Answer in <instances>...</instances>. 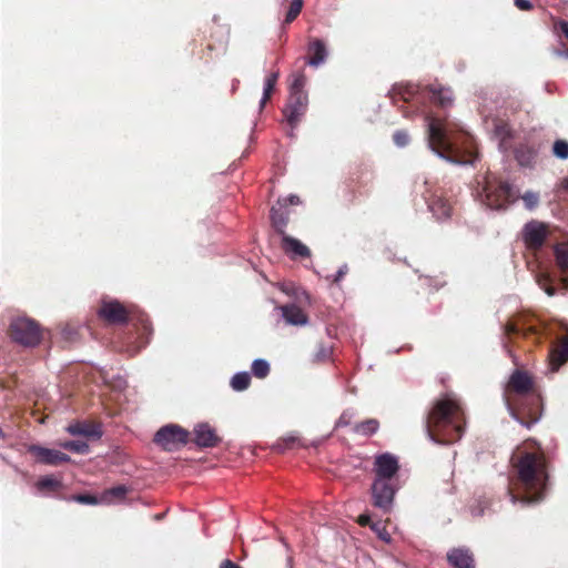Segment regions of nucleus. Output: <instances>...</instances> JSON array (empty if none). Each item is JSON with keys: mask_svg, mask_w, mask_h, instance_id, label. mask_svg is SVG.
<instances>
[{"mask_svg": "<svg viewBox=\"0 0 568 568\" xmlns=\"http://www.w3.org/2000/svg\"><path fill=\"white\" fill-rule=\"evenodd\" d=\"M508 495L515 504L541 501L548 489L549 462L541 445L534 438L520 443L510 457Z\"/></svg>", "mask_w": 568, "mask_h": 568, "instance_id": "1", "label": "nucleus"}, {"mask_svg": "<svg viewBox=\"0 0 568 568\" xmlns=\"http://www.w3.org/2000/svg\"><path fill=\"white\" fill-rule=\"evenodd\" d=\"M504 400L511 416L530 428L542 415V399L530 373L516 369L510 375Z\"/></svg>", "mask_w": 568, "mask_h": 568, "instance_id": "2", "label": "nucleus"}, {"mask_svg": "<svg viewBox=\"0 0 568 568\" xmlns=\"http://www.w3.org/2000/svg\"><path fill=\"white\" fill-rule=\"evenodd\" d=\"M465 425V412L459 400L447 395L434 403L425 427L432 440L453 444L462 438Z\"/></svg>", "mask_w": 568, "mask_h": 568, "instance_id": "3", "label": "nucleus"}, {"mask_svg": "<svg viewBox=\"0 0 568 568\" xmlns=\"http://www.w3.org/2000/svg\"><path fill=\"white\" fill-rule=\"evenodd\" d=\"M485 202L490 209H506L516 202L519 193L508 182L496 176L487 175L484 183Z\"/></svg>", "mask_w": 568, "mask_h": 568, "instance_id": "4", "label": "nucleus"}, {"mask_svg": "<svg viewBox=\"0 0 568 568\" xmlns=\"http://www.w3.org/2000/svg\"><path fill=\"white\" fill-rule=\"evenodd\" d=\"M430 150L454 164H473L479 156L477 144H428Z\"/></svg>", "mask_w": 568, "mask_h": 568, "instance_id": "5", "label": "nucleus"}, {"mask_svg": "<svg viewBox=\"0 0 568 568\" xmlns=\"http://www.w3.org/2000/svg\"><path fill=\"white\" fill-rule=\"evenodd\" d=\"M9 335L12 341L23 346H36L42 338L39 324L28 317L12 320L9 326Z\"/></svg>", "mask_w": 568, "mask_h": 568, "instance_id": "6", "label": "nucleus"}, {"mask_svg": "<svg viewBox=\"0 0 568 568\" xmlns=\"http://www.w3.org/2000/svg\"><path fill=\"white\" fill-rule=\"evenodd\" d=\"M504 334L509 341L513 336H523L524 338L531 337L535 343H540L542 326L532 315H519L504 325Z\"/></svg>", "mask_w": 568, "mask_h": 568, "instance_id": "7", "label": "nucleus"}, {"mask_svg": "<svg viewBox=\"0 0 568 568\" xmlns=\"http://www.w3.org/2000/svg\"><path fill=\"white\" fill-rule=\"evenodd\" d=\"M190 433L176 424L161 427L154 435L153 442L168 452H173L189 443Z\"/></svg>", "mask_w": 568, "mask_h": 568, "instance_id": "8", "label": "nucleus"}, {"mask_svg": "<svg viewBox=\"0 0 568 568\" xmlns=\"http://www.w3.org/2000/svg\"><path fill=\"white\" fill-rule=\"evenodd\" d=\"M396 490L395 480L375 478L371 488L373 506L388 513L393 507Z\"/></svg>", "mask_w": 568, "mask_h": 568, "instance_id": "9", "label": "nucleus"}, {"mask_svg": "<svg viewBox=\"0 0 568 568\" xmlns=\"http://www.w3.org/2000/svg\"><path fill=\"white\" fill-rule=\"evenodd\" d=\"M394 104L398 102L412 103L413 105L424 104L426 101V88L414 83H396L388 93Z\"/></svg>", "mask_w": 568, "mask_h": 568, "instance_id": "10", "label": "nucleus"}, {"mask_svg": "<svg viewBox=\"0 0 568 568\" xmlns=\"http://www.w3.org/2000/svg\"><path fill=\"white\" fill-rule=\"evenodd\" d=\"M98 316L111 325L124 324L130 321V311L116 300H103L98 310Z\"/></svg>", "mask_w": 568, "mask_h": 568, "instance_id": "11", "label": "nucleus"}, {"mask_svg": "<svg viewBox=\"0 0 568 568\" xmlns=\"http://www.w3.org/2000/svg\"><path fill=\"white\" fill-rule=\"evenodd\" d=\"M428 134V142H450L455 136L452 133L449 123L429 112L422 110Z\"/></svg>", "mask_w": 568, "mask_h": 568, "instance_id": "12", "label": "nucleus"}, {"mask_svg": "<svg viewBox=\"0 0 568 568\" xmlns=\"http://www.w3.org/2000/svg\"><path fill=\"white\" fill-rule=\"evenodd\" d=\"M308 98L306 93H290L283 115L291 129H294L306 113Z\"/></svg>", "mask_w": 568, "mask_h": 568, "instance_id": "13", "label": "nucleus"}, {"mask_svg": "<svg viewBox=\"0 0 568 568\" xmlns=\"http://www.w3.org/2000/svg\"><path fill=\"white\" fill-rule=\"evenodd\" d=\"M28 452L36 458V460L43 465L58 466L67 464L71 460L70 456L57 450L42 447L40 445H30Z\"/></svg>", "mask_w": 568, "mask_h": 568, "instance_id": "14", "label": "nucleus"}, {"mask_svg": "<svg viewBox=\"0 0 568 568\" xmlns=\"http://www.w3.org/2000/svg\"><path fill=\"white\" fill-rule=\"evenodd\" d=\"M548 235L547 226L544 223L531 221L523 230V240L529 250H539Z\"/></svg>", "mask_w": 568, "mask_h": 568, "instance_id": "15", "label": "nucleus"}, {"mask_svg": "<svg viewBox=\"0 0 568 568\" xmlns=\"http://www.w3.org/2000/svg\"><path fill=\"white\" fill-rule=\"evenodd\" d=\"M399 469L398 460L389 453L376 456L374 462V471L376 479L394 480V476Z\"/></svg>", "mask_w": 568, "mask_h": 568, "instance_id": "16", "label": "nucleus"}, {"mask_svg": "<svg viewBox=\"0 0 568 568\" xmlns=\"http://www.w3.org/2000/svg\"><path fill=\"white\" fill-rule=\"evenodd\" d=\"M453 568H475L476 561L473 551L467 547L452 548L446 555Z\"/></svg>", "mask_w": 568, "mask_h": 568, "instance_id": "17", "label": "nucleus"}, {"mask_svg": "<svg viewBox=\"0 0 568 568\" xmlns=\"http://www.w3.org/2000/svg\"><path fill=\"white\" fill-rule=\"evenodd\" d=\"M193 442L199 447H215L221 443V437L207 423L199 424L193 429Z\"/></svg>", "mask_w": 568, "mask_h": 568, "instance_id": "18", "label": "nucleus"}, {"mask_svg": "<svg viewBox=\"0 0 568 568\" xmlns=\"http://www.w3.org/2000/svg\"><path fill=\"white\" fill-rule=\"evenodd\" d=\"M281 237V248L291 258H306L311 256V250L297 239L288 234Z\"/></svg>", "mask_w": 568, "mask_h": 568, "instance_id": "19", "label": "nucleus"}, {"mask_svg": "<svg viewBox=\"0 0 568 568\" xmlns=\"http://www.w3.org/2000/svg\"><path fill=\"white\" fill-rule=\"evenodd\" d=\"M428 207L437 220L448 219L452 215L453 204L443 193H434Z\"/></svg>", "mask_w": 568, "mask_h": 568, "instance_id": "20", "label": "nucleus"}, {"mask_svg": "<svg viewBox=\"0 0 568 568\" xmlns=\"http://www.w3.org/2000/svg\"><path fill=\"white\" fill-rule=\"evenodd\" d=\"M549 366L557 372L568 361V336H564L549 352Z\"/></svg>", "mask_w": 568, "mask_h": 568, "instance_id": "21", "label": "nucleus"}, {"mask_svg": "<svg viewBox=\"0 0 568 568\" xmlns=\"http://www.w3.org/2000/svg\"><path fill=\"white\" fill-rule=\"evenodd\" d=\"M307 63L311 67H318L327 58V49L323 40L312 39L307 45Z\"/></svg>", "mask_w": 568, "mask_h": 568, "instance_id": "22", "label": "nucleus"}, {"mask_svg": "<svg viewBox=\"0 0 568 568\" xmlns=\"http://www.w3.org/2000/svg\"><path fill=\"white\" fill-rule=\"evenodd\" d=\"M426 100L440 108H447L453 102V92L446 88L430 85L426 88Z\"/></svg>", "mask_w": 568, "mask_h": 568, "instance_id": "23", "label": "nucleus"}, {"mask_svg": "<svg viewBox=\"0 0 568 568\" xmlns=\"http://www.w3.org/2000/svg\"><path fill=\"white\" fill-rule=\"evenodd\" d=\"M513 152L516 161L521 166H532L536 162L537 151L534 144H515Z\"/></svg>", "mask_w": 568, "mask_h": 568, "instance_id": "24", "label": "nucleus"}, {"mask_svg": "<svg viewBox=\"0 0 568 568\" xmlns=\"http://www.w3.org/2000/svg\"><path fill=\"white\" fill-rule=\"evenodd\" d=\"M282 316L287 324L304 325L307 322V316L303 310L295 304H287L281 306Z\"/></svg>", "mask_w": 568, "mask_h": 568, "instance_id": "25", "label": "nucleus"}, {"mask_svg": "<svg viewBox=\"0 0 568 568\" xmlns=\"http://www.w3.org/2000/svg\"><path fill=\"white\" fill-rule=\"evenodd\" d=\"M555 256L562 275L565 287H568V243H558L555 246Z\"/></svg>", "mask_w": 568, "mask_h": 568, "instance_id": "26", "label": "nucleus"}, {"mask_svg": "<svg viewBox=\"0 0 568 568\" xmlns=\"http://www.w3.org/2000/svg\"><path fill=\"white\" fill-rule=\"evenodd\" d=\"M68 432L71 435H82L85 437H93V438H100L102 435V432L98 425L88 424V423H75V424L69 425Z\"/></svg>", "mask_w": 568, "mask_h": 568, "instance_id": "27", "label": "nucleus"}, {"mask_svg": "<svg viewBox=\"0 0 568 568\" xmlns=\"http://www.w3.org/2000/svg\"><path fill=\"white\" fill-rule=\"evenodd\" d=\"M272 226L281 235H285V227L288 223V212L284 211L283 207L273 206L270 212Z\"/></svg>", "mask_w": 568, "mask_h": 568, "instance_id": "28", "label": "nucleus"}, {"mask_svg": "<svg viewBox=\"0 0 568 568\" xmlns=\"http://www.w3.org/2000/svg\"><path fill=\"white\" fill-rule=\"evenodd\" d=\"M490 130L493 131V136L498 139L500 142H505L511 138V129L503 119H493L490 122Z\"/></svg>", "mask_w": 568, "mask_h": 568, "instance_id": "29", "label": "nucleus"}, {"mask_svg": "<svg viewBox=\"0 0 568 568\" xmlns=\"http://www.w3.org/2000/svg\"><path fill=\"white\" fill-rule=\"evenodd\" d=\"M379 428V422L376 418H368L354 425V433L362 436H372Z\"/></svg>", "mask_w": 568, "mask_h": 568, "instance_id": "30", "label": "nucleus"}, {"mask_svg": "<svg viewBox=\"0 0 568 568\" xmlns=\"http://www.w3.org/2000/svg\"><path fill=\"white\" fill-rule=\"evenodd\" d=\"M36 487L39 491H57L62 487V483L52 476H43L37 481Z\"/></svg>", "mask_w": 568, "mask_h": 568, "instance_id": "31", "label": "nucleus"}, {"mask_svg": "<svg viewBox=\"0 0 568 568\" xmlns=\"http://www.w3.org/2000/svg\"><path fill=\"white\" fill-rule=\"evenodd\" d=\"M277 79H278V72H273L266 77L265 82H264L263 98L261 100V106H264L266 104V102L270 100V98L274 91L275 84L277 82Z\"/></svg>", "mask_w": 568, "mask_h": 568, "instance_id": "32", "label": "nucleus"}, {"mask_svg": "<svg viewBox=\"0 0 568 568\" xmlns=\"http://www.w3.org/2000/svg\"><path fill=\"white\" fill-rule=\"evenodd\" d=\"M251 384V376L246 372L235 374L231 379V386L236 392L245 390Z\"/></svg>", "mask_w": 568, "mask_h": 568, "instance_id": "33", "label": "nucleus"}, {"mask_svg": "<svg viewBox=\"0 0 568 568\" xmlns=\"http://www.w3.org/2000/svg\"><path fill=\"white\" fill-rule=\"evenodd\" d=\"M303 8V0H292L290 8L286 12L284 23L290 24L292 23L301 13Z\"/></svg>", "mask_w": 568, "mask_h": 568, "instance_id": "34", "label": "nucleus"}, {"mask_svg": "<svg viewBox=\"0 0 568 568\" xmlns=\"http://www.w3.org/2000/svg\"><path fill=\"white\" fill-rule=\"evenodd\" d=\"M252 373L257 378H265L270 373V364L265 359H255L252 363Z\"/></svg>", "mask_w": 568, "mask_h": 568, "instance_id": "35", "label": "nucleus"}, {"mask_svg": "<svg viewBox=\"0 0 568 568\" xmlns=\"http://www.w3.org/2000/svg\"><path fill=\"white\" fill-rule=\"evenodd\" d=\"M61 447L79 454H85L89 452V445L82 440H68L62 443Z\"/></svg>", "mask_w": 568, "mask_h": 568, "instance_id": "36", "label": "nucleus"}, {"mask_svg": "<svg viewBox=\"0 0 568 568\" xmlns=\"http://www.w3.org/2000/svg\"><path fill=\"white\" fill-rule=\"evenodd\" d=\"M526 209L534 210L539 203V194L532 191H527L521 195Z\"/></svg>", "mask_w": 568, "mask_h": 568, "instance_id": "37", "label": "nucleus"}, {"mask_svg": "<svg viewBox=\"0 0 568 568\" xmlns=\"http://www.w3.org/2000/svg\"><path fill=\"white\" fill-rule=\"evenodd\" d=\"M306 83V78L304 74L298 73L294 77V80L291 84V92L290 93H305L304 92V85Z\"/></svg>", "mask_w": 568, "mask_h": 568, "instance_id": "38", "label": "nucleus"}, {"mask_svg": "<svg viewBox=\"0 0 568 568\" xmlns=\"http://www.w3.org/2000/svg\"><path fill=\"white\" fill-rule=\"evenodd\" d=\"M73 500L80 503V504H85V505H95L98 504V498L93 495H90V494H79V495H74L72 497Z\"/></svg>", "mask_w": 568, "mask_h": 568, "instance_id": "39", "label": "nucleus"}, {"mask_svg": "<svg viewBox=\"0 0 568 568\" xmlns=\"http://www.w3.org/2000/svg\"><path fill=\"white\" fill-rule=\"evenodd\" d=\"M354 413L351 412V410H345L343 412V414L339 416L337 423H336V427H344V426H348L351 423H352V419L354 418Z\"/></svg>", "mask_w": 568, "mask_h": 568, "instance_id": "40", "label": "nucleus"}, {"mask_svg": "<svg viewBox=\"0 0 568 568\" xmlns=\"http://www.w3.org/2000/svg\"><path fill=\"white\" fill-rule=\"evenodd\" d=\"M357 524L362 527L371 526L373 530L378 529V523L372 524L371 516L367 514H363L358 516Z\"/></svg>", "mask_w": 568, "mask_h": 568, "instance_id": "41", "label": "nucleus"}, {"mask_svg": "<svg viewBox=\"0 0 568 568\" xmlns=\"http://www.w3.org/2000/svg\"><path fill=\"white\" fill-rule=\"evenodd\" d=\"M552 152L559 159H567L568 144H554Z\"/></svg>", "mask_w": 568, "mask_h": 568, "instance_id": "42", "label": "nucleus"}, {"mask_svg": "<svg viewBox=\"0 0 568 568\" xmlns=\"http://www.w3.org/2000/svg\"><path fill=\"white\" fill-rule=\"evenodd\" d=\"M126 493H128L126 487L121 485V486H116V487L109 489L106 494L112 497H115L118 499H122V498H124Z\"/></svg>", "mask_w": 568, "mask_h": 568, "instance_id": "43", "label": "nucleus"}, {"mask_svg": "<svg viewBox=\"0 0 568 568\" xmlns=\"http://www.w3.org/2000/svg\"><path fill=\"white\" fill-rule=\"evenodd\" d=\"M300 197L297 195H290L283 200H278V204L282 207H286L287 205H297L300 204Z\"/></svg>", "mask_w": 568, "mask_h": 568, "instance_id": "44", "label": "nucleus"}, {"mask_svg": "<svg viewBox=\"0 0 568 568\" xmlns=\"http://www.w3.org/2000/svg\"><path fill=\"white\" fill-rule=\"evenodd\" d=\"M514 1H515V6L519 10L529 11L534 8L532 3L529 0H514Z\"/></svg>", "mask_w": 568, "mask_h": 568, "instance_id": "45", "label": "nucleus"}, {"mask_svg": "<svg viewBox=\"0 0 568 568\" xmlns=\"http://www.w3.org/2000/svg\"><path fill=\"white\" fill-rule=\"evenodd\" d=\"M347 272H348V267L346 264L341 266L338 268L336 275L333 277V283L338 284L342 281V278L347 274Z\"/></svg>", "mask_w": 568, "mask_h": 568, "instance_id": "46", "label": "nucleus"}, {"mask_svg": "<svg viewBox=\"0 0 568 568\" xmlns=\"http://www.w3.org/2000/svg\"><path fill=\"white\" fill-rule=\"evenodd\" d=\"M556 29L568 40V21L560 20L556 23Z\"/></svg>", "mask_w": 568, "mask_h": 568, "instance_id": "47", "label": "nucleus"}, {"mask_svg": "<svg viewBox=\"0 0 568 568\" xmlns=\"http://www.w3.org/2000/svg\"><path fill=\"white\" fill-rule=\"evenodd\" d=\"M409 139L408 134L406 131H396L393 135V140L394 142L396 143H399V142H407V140Z\"/></svg>", "mask_w": 568, "mask_h": 568, "instance_id": "48", "label": "nucleus"}, {"mask_svg": "<svg viewBox=\"0 0 568 568\" xmlns=\"http://www.w3.org/2000/svg\"><path fill=\"white\" fill-rule=\"evenodd\" d=\"M329 357V349L324 346L320 347V351L316 353L315 358L318 362L325 361Z\"/></svg>", "mask_w": 568, "mask_h": 568, "instance_id": "49", "label": "nucleus"}, {"mask_svg": "<svg viewBox=\"0 0 568 568\" xmlns=\"http://www.w3.org/2000/svg\"><path fill=\"white\" fill-rule=\"evenodd\" d=\"M219 568H242V567L240 565H237L236 562L232 561L231 559H224L220 564Z\"/></svg>", "mask_w": 568, "mask_h": 568, "instance_id": "50", "label": "nucleus"}, {"mask_svg": "<svg viewBox=\"0 0 568 568\" xmlns=\"http://www.w3.org/2000/svg\"><path fill=\"white\" fill-rule=\"evenodd\" d=\"M557 190L558 192L568 193V176L560 180Z\"/></svg>", "mask_w": 568, "mask_h": 568, "instance_id": "51", "label": "nucleus"}, {"mask_svg": "<svg viewBox=\"0 0 568 568\" xmlns=\"http://www.w3.org/2000/svg\"><path fill=\"white\" fill-rule=\"evenodd\" d=\"M545 291H546V293H547L549 296H552V295H555V294H556V288H555V287H552V286H547V287L545 288Z\"/></svg>", "mask_w": 568, "mask_h": 568, "instance_id": "52", "label": "nucleus"}, {"mask_svg": "<svg viewBox=\"0 0 568 568\" xmlns=\"http://www.w3.org/2000/svg\"><path fill=\"white\" fill-rule=\"evenodd\" d=\"M141 323H142V327H143V329H144L145 332H146V331H149V328H150V327H149V326H150V323H149L146 320H142V321H141Z\"/></svg>", "mask_w": 568, "mask_h": 568, "instance_id": "53", "label": "nucleus"}, {"mask_svg": "<svg viewBox=\"0 0 568 568\" xmlns=\"http://www.w3.org/2000/svg\"><path fill=\"white\" fill-rule=\"evenodd\" d=\"M7 438V435L4 434V432L0 428V439H6Z\"/></svg>", "mask_w": 568, "mask_h": 568, "instance_id": "54", "label": "nucleus"}, {"mask_svg": "<svg viewBox=\"0 0 568 568\" xmlns=\"http://www.w3.org/2000/svg\"><path fill=\"white\" fill-rule=\"evenodd\" d=\"M499 145L503 148V152H506V151H507V148H505V146H506V144L500 143Z\"/></svg>", "mask_w": 568, "mask_h": 568, "instance_id": "55", "label": "nucleus"}, {"mask_svg": "<svg viewBox=\"0 0 568 568\" xmlns=\"http://www.w3.org/2000/svg\"><path fill=\"white\" fill-rule=\"evenodd\" d=\"M556 142L561 143V142H566V141L565 140H557Z\"/></svg>", "mask_w": 568, "mask_h": 568, "instance_id": "56", "label": "nucleus"}]
</instances>
